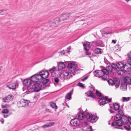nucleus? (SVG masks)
Returning <instances> with one entry per match:
<instances>
[{"label":"nucleus","instance_id":"obj_23","mask_svg":"<svg viewBox=\"0 0 131 131\" xmlns=\"http://www.w3.org/2000/svg\"><path fill=\"white\" fill-rule=\"evenodd\" d=\"M90 120L91 122L92 123H93L95 122L98 119L97 117L95 115H92L91 117Z\"/></svg>","mask_w":131,"mask_h":131},{"label":"nucleus","instance_id":"obj_27","mask_svg":"<svg viewBox=\"0 0 131 131\" xmlns=\"http://www.w3.org/2000/svg\"><path fill=\"white\" fill-rule=\"evenodd\" d=\"M80 123L83 126L85 127L88 124V121L86 120H81L80 121Z\"/></svg>","mask_w":131,"mask_h":131},{"label":"nucleus","instance_id":"obj_51","mask_svg":"<svg viewBox=\"0 0 131 131\" xmlns=\"http://www.w3.org/2000/svg\"><path fill=\"white\" fill-rule=\"evenodd\" d=\"M128 55L129 57L127 58V60H131V51L128 54Z\"/></svg>","mask_w":131,"mask_h":131},{"label":"nucleus","instance_id":"obj_9","mask_svg":"<svg viewBox=\"0 0 131 131\" xmlns=\"http://www.w3.org/2000/svg\"><path fill=\"white\" fill-rule=\"evenodd\" d=\"M128 63L124 64L123 67V70L124 72H128L131 70V60H128Z\"/></svg>","mask_w":131,"mask_h":131},{"label":"nucleus","instance_id":"obj_4","mask_svg":"<svg viewBox=\"0 0 131 131\" xmlns=\"http://www.w3.org/2000/svg\"><path fill=\"white\" fill-rule=\"evenodd\" d=\"M122 116L119 114H116L114 116V119L115 121L112 123V126H119Z\"/></svg>","mask_w":131,"mask_h":131},{"label":"nucleus","instance_id":"obj_20","mask_svg":"<svg viewBox=\"0 0 131 131\" xmlns=\"http://www.w3.org/2000/svg\"><path fill=\"white\" fill-rule=\"evenodd\" d=\"M6 86L10 89H14L16 87V84L11 82L8 83L6 84Z\"/></svg>","mask_w":131,"mask_h":131},{"label":"nucleus","instance_id":"obj_30","mask_svg":"<svg viewBox=\"0 0 131 131\" xmlns=\"http://www.w3.org/2000/svg\"><path fill=\"white\" fill-rule=\"evenodd\" d=\"M85 115L83 113H79L78 116V119L82 120L84 118Z\"/></svg>","mask_w":131,"mask_h":131},{"label":"nucleus","instance_id":"obj_60","mask_svg":"<svg viewBox=\"0 0 131 131\" xmlns=\"http://www.w3.org/2000/svg\"><path fill=\"white\" fill-rule=\"evenodd\" d=\"M2 107L3 108H4L6 107V105H2Z\"/></svg>","mask_w":131,"mask_h":131},{"label":"nucleus","instance_id":"obj_28","mask_svg":"<svg viewBox=\"0 0 131 131\" xmlns=\"http://www.w3.org/2000/svg\"><path fill=\"white\" fill-rule=\"evenodd\" d=\"M72 92L73 91V89H72L70 92L68 93L66 95V98L67 99L70 100L71 99V95L72 94Z\"/></svg>","mask_w":131,"mask_h":131},{"label":"nucleus","instance_id":"obj_49","mask_svg":"<svg viewBox=\"0 0 131 131\" xmlns=\"http://www.w3.org/2000/svg\"><path fill=\"white\" fill-rule=\"evenodd\" d=\"M84 84H83V83H80V82H79L78 84V86L83 88H84L85 87V86H84Z\"/></svg>","mask_w":131,"mask_h":131},{"label":"nucleus","instance_id":"obj_43","mask_svg":"<svg viewBox=\"0 0 131 131\" xmlns=\"http://www.w3.org/2000/svg\"><path fill=\"white\" fill-rule=\"evenodd\" d=\"M104 62L107 64V66H108L109 65L110 62L108 61L107 60V59L105 58H104Z\"/></svg>","mask_w":131,"mask_h":131},{"label":"nucleus","instance_id":"obj_21","mask_svg":"<svg viewBox=\"0 0 131 131\" xmlns=\"http://www.w3.org/2000/svg\"><path fill=\"white\" fill-rule=\"evenodd\" d=\"M100 105H101L105 104L107 103L106 102V100L104 97H102L99 101Z\"/></svg>","mask_w":131,"mask_h":131},{"label":"nucleus","instance_id":"obj_44","mask_svg":"<svg viewBox=\"0 0 131 131\" xmlns=\"http://www.w3.org/2000/svg\"><path fill=\"white\" fill-rule=\"evenodd\" d=\"M96 94L99 97H101L102 96V94L100 92L97 90H96Z\"/></svg>","mask_w":131,"mask_h":131},{"label":"nucleus","instance_id":"obj_64","mask_svg":"<svg viewBox=\"0 0 131 131\" xmlns=\"http://www.w3.org/2000/svg\"><path fill=\"white\" fill-rule=\"evenodd\" d=\"M79 131H85V130H84L83 129H80L79 130Z\"/></svg>","mask_w":131,"mask_h":131},{"label":"nucleus","instance_id":"obj_5","mask_svg":"<svg viewBox=\"0 0 131 131\" xmlns=\"http://www.w3.org/2000/svg\"><path fill=\"white\" fill-rule=\"evenodd\" d=\"M68 68L73 74L74 73H77V71L79 70L77 67V65L74 63H69L68 65Z\"/></svg>","mask_w":131,"mask_h":131},{"label":"nucleus","instance_id":"obj_26","mask_svg":"<svg viewBox=\"0 0 131 131\" xmlns=\"http://www.w3.org/2000/svg\"><path fill=\"white\" fill-rule=\"evenodd\" d=\"M58 68L60 69H62L65 67L66 65L63 63L60 62L58 64Z\"/></svg>","mask_w":131,"mask_h":131},{"label":"nucleus","instance_id":"obj_46","mask_svg":"<svg viewBox=\"0 0 131 131\" xmlns=\"http://www.w3.org/2000/svg\"><path fill=\"white\" fill-rule=\"evenodd\" d=\"M54 82L57 84H58V83L59 81V79L57 77H56L54 79Z\"/></svg>","mask_w":131,"mask_h":131},{"label":"nucleus","instance_id":"obj_11","mask_svg":"<svg viewBox=\"0 0 131 131\" xmlns=\"http://www.w3.org/2000/svg\"><path fill=\"white\" fill-rule=\"evenodd\" d=\"M127 77H129L128 76L125 77L124 79V81L122 82L121 83L120 88L123 91H125L127 89V84H130L127 82L128 81L126 80V78Z\"/></svg>","mask_w":131,"mask_h":131},{"label":"nucleus","instance_id":"obj_16","mask_svg":"<svg viewBox=\"0 0 131 131\" xmlns=\"http://www.w3.org/2000/svg\"><path fill=\"white\" fill-rule=\"evenodd\" d=\"M106 69L108 72V73L110 72H112L113 69H116L117 68L116 67V65L115 64L111 65L109 64V65L106 66Z\"/></svg>","mask_w":131,"mask_h":131},{"label":"nucleus","instance_id":"obj_53","mask_svg":"<svg viewBox=\"0 0 131 131\" xmlns=\"http://www.w3.org/2000/svg\"><path fill=\"white\" fill-rule=\"evenodd\" d=\"M94 90L95 88L94 86L92 87L90 89V91L92 92L94 91Z\"/></svg>","mask_w":131,"mask_h":131},{"label":"nucleus","instance_id":"obj_12","mask_svg":"<svg viewBox=\"0 0 131 131\" xmlns=\"http://www.w3.org/2000/svg\"><path fill=\"white\" fill-rule=\"evenodd\" d=\"M31 79L30 77V78L25 79L23 81V85L27 87V89L28 88H30V86L31 85L32 82Z\"/></svg>","mask_w":131,"mask_h":131},{"label":"nucleus","instance_id":"obj_6","mask_svg":"<svg viewBox=\"0 0 131 131\" xmlns=\"http://www.w3.org/2000/svg\"><path fill=\"white\" fill-rule=\"evenodd\" d=\"M108 72L106 69H102L94 72V76L98 77H101L105 74H108Z\"/></svg>","mask_w":131,"mask_h":131},{"label":"nucleus","instance_id":"obj_54","mask_svg":"<svg viewBox=\"0 0 131 131\" xmlns=\"http://www.w3.org/2000/svg\"><path fill=\"white\" fill-rule=\"evenodd\" d=\"M71 49V46L67 48V49L66 51H67V52H70V50Z\"/></svg>","mask_w":131,"mask_h":131},{"label":"nucleus","instance_id":"obj_31","mask_svg":"<svg viewBox=\"0 0 131 131\" xmlns=\"http://www.w3.org/2000/svg\"><path fill=\"white\" fill-rule=\"evenodd\" d=\"M130 124L128 123V124H124L125 125L124 126V129L127 130H129L130 129V127L129 125Z\"/></svg>","mask_w":131,"mask_h":131},{"label":"nucleus","instance_id":"obj_1","mask_svg":"<svg viewBox=\"0 0 131 131\" xmlns=\"http://www.w3.org/2000/svg\"><path fill=\"white\" fill-rule=\"evenodd\" d=\"M49 74L48 71L42 70L30 77L32 82L41 83L43 79L46 78L48 77Z\"/></svg>","mask_w":131,"mask_h":131},{"label":"nucleus","instance_id":"obj_8","mask_svg":"<svg viewBox=\"0 0 131 131\" xmlns=\"http://www.w3.org/2000/svg\"><path fill=\"white\" fill-rule=\"evenodd\" d=\"M129 121V117H127L125 115L122 116L121 122L119 126H121L123 125L128 124Z\"/></svg>","mask_w":131,"mask_h":131},{"label":"nucleus","instance_id":"obj_38","mask_svg":"<svg viewBox=\"0 0 131 131\" xmlns=\"http://www.w3.org/2000/svg\"><path fill=\"white\" fill-rule=\"evenodd\" d=\"M85 116L86 117L87 119H89L91 117L92 115V114H90L88 113L85 114Z\"/></svg>","mask_w":131,"mask_h":131},{"label":"nucleus","instance_id":"obj_52","mask_svg":"<svg viewBox=\"0 0 131 131\" xmlns=\"http://www.w3.org/2000/svg\"><path fill=\"white\" fill-rule=\"evenodd\" d=\"M119 45H117L115 47L116 49V51H118L120 50V48L119 49H117V48H119Z\"/></svg>","mask_w":131,"mask_h":131},{"label":"nucleus","instance_id":"obj_3","mask_svg":"<svg viewBox=\"0 0 131 131\" xmlns=\"http://www.w3.org/2000/svg\"><path fill=\"white\" fill-rule=\"evenodd\" d=\"M108 82L110 85L114 86L115 87V89H116L119 86L120 82L119 79L115 77L113 78V80L112 79L109 80L108 81Z\"/></svg>","mask_w":131,"mask_h":131},{"label":"nucleus","instance_id":"obj_7","mask_svg":"<svg viewBox=\"0 0 131 131\" xmlns=\"http://www.w3.org/2000/svg\"><path fill=\"white\" fill-rule=\"evenodd\" d=\"M30 103L29 101L23 99L18 102L17 105L19 107H20L28 106Z\"/></svg>","mask_w":131,"mask_h":131},{"label":"nucleus","instance_id":"obj_42","mask_svg":"<svg viewBox=\"0 0 131 131\" xmlns=\"http://www.w3.org/2000/svg\"><path fill=\"white\" fill-rule=\"evenodd\" d=\"M126 80L128 81V82L131 84V77H127L126 78Z\"/></svg>","mask_w":131,"mask_h":131},{"label":"nucleus","instance_id":"obj_50","mask_svg":"<svg viewBox=\"0 0 131 131\" xmlns=\"http://www.w3.org/2000/svg\"><path fill=\"white\" fill-rule=\"evenodd\" d=\"M86 130L87 131H93V130L92 129V126H89V127L87 128Z\"/></svg>","mask_w":131,"mask_h":131},{"label":"nucleus","instance_id":"obj_22","mask_svg":"<svg viewBox=\"0 0 131 131\" xmlns=\"http://www.w3.org/2000/svg\"><path fill=\"white\" fill-rule=\"evenodd\" d=\"M95 45L97 46H100L103 47L104 46V45L102 42L101 40H98L95 42Z\"/></svg>","mask_w":131,"mask_h":131},{"label":"nucleus","instance_id":"obj_32","mask_svg":"<svg viewBox=\"0 0 131 131\" xmlns=\"http://www.w3.org/2000/svg\"><path fill=\"white\" fill-rule=\"evenodd\" d=\"M50 104L51 106L53 108H54L56 109L58 107L56 106V104L53 103V102H51L50 103Z\"/></svg>","mask_w":131,"mask_h":131},{"label":"nucleus","instance_id":"obj_25","mask_svg":"<svg viewBox=\"0 0 131 131\" xmlns=\"http://www.w3.org/2000/svg\"><path fill=\"white\" fill-rule=\"evenodd\" d=\"M53 125L54 123L53 122H51L42 126V127L43 128H45L51 126Z\"/></svg>","mask_w":131,"mask_h":131},{"label":"nucleus","instance_id":"obj_29","mask_svg":"<svg viewBox=\"0 0 131 131\" xmlns=\"http://www.w3.org/2000/svg\"><path fill=\"white\" fill-rule=\"evenodd\" d=\"M86 93L88 96L91 97L93 98H95L96 97L95 95L92 92L90 91L87 92Z\"/></svg>","mask_w":131,"mask_h":131},{"label":"nucleus","instance_id":"obj_19","mask_svg":"<svg viewBox=\"0 0 131 131\" xmlns=\"http://www.w3.org/2000/svg\"><path fill=\"white\" fill-rule=\"evenodd\" d=\"M59 21L60 20H64L68 19L69 18V15H68V13L61 14L59 18Z\"/></svg>","mask_w":131,"mask_h":131},{"label":"nucleus","instance_id":"obj_15","mask_svg":"<svg viewBox=\"0 0 131 131\" xmlns=\"http://www.w3.org/2000/svg\"><path fill=\"white\" fill-rule=\"evenodd\" d=\"M70 123L72 126H76L80 124V121L77 118H74L71 120Z\"/></svg>","mask_w":131,"mask_h":131},{"label":"nucleus","instance_id":"obj_39","mask_svg":"<svg viewBox=\"0 0 131 131\" xmlns=\"http://www.w3.org/2000/svg\"><path fill=\"white\" fill-rule=\"evenodd\" d=\"M49 80L48 79H46L45 80H43L41 83L43 85L45 84L46 83H47L49 81Z\"/></svg>","mask_w":131,"mask_h":131},{"label":"nucleus","instance_id":"obj_59","mask_svg":"<svg viewBox=\"0 0 131 131\" xmlns=\"http://www.w3.org/2000/svg\"><path fill=\"white\" fill-rule=\"evenodd\" d=\"M112 43H114L115 44L116 43V41L113 40L112 41Z\"/></svg>","mask_w":131,"mask_h":131},{"label":"nucleus","instance_id":"obj_36","mask_svg":"<svg viewBox=\"0 0 131 131\" xmlns=\"http://www.w3.org/2000/svg\"><path fill=\"white\" fill-rule=\"evenodd\" d=\"M102 50L98 48H96L95 50V52L97 54H101L102 53Z\"/></svg>","mask_w":131,"mask_h":131},{"label":"nucleus","instance_id":"obj_14","mask_svg":"<svg viewBox=\"0 0 131 131\" xmlns=\"http://www.w3.org/2000/svg\"><path fill=\"white\" fill-rule=\"evenodd\" d=\"M84 49L86 51L85 53L86 55H90L91 53L88 52V50L90 47V43L88 42H84L83 44Z\"/></svg>","mask_w":131,"mask_h":131},{"label":"nucleus","instance_id":"obj_17","mask_svg":"<svg viewBox=\"0 0 131 131\" xmlns=\"http://www.w3.org/2000/svg\"><path fill=\"white\" fill-rule=\"evenodd\" d=\"M71 74V72L69 73L68 72L64 71L61 74L60 76L62 79H66L70 78Z\"/></svg>","mask_w":131,"mask_h":131},{"label":"nucleus","instance_id":"obj_47","mask_svg":"<svg viewBox=\"0 0 131 131\" xmlns=\"http://www.w3.org/2000/svg\"><path fill=\"white\" fill-rule=\"evenodd\" d=\"M68 15H69V17H72L74 16V13L73 12H70L69 13H68Z\"/></svg>","mask_w":131,"mask_h":131},{"label":"nucleus","instance_id":"obj_2","mask_svg":"<svg viewBox=\"0 0 131 131\" xmlns=\"http://www.w3.org/2000/svg\"><path fill=\"white\" fill-rule=\"evenodd\" d=\"M42 85L40 83H36L30 88L27 89V90L29 92H31L34 91L38 92L42 88Z\"/></svg>","mask_w":131,"mask_h":131},{"label":"nucleus","instance_id":"obj_33","mask_svg":"<svg viewBox=\"0 0 131 131\" xmlns=\"http://www.w3.org/2000/svg\"><path fill=\"white\" fill-rule=\"evenodd\" d=\"M131 99L130 97H122V101L123 102H127L130 100Z\"/></svg>","mask_w":131,"mask_h":131},{"label":"nucleus","instance_id":"obj_40","mask_svg":"<svg viewBox=\"0 0 131 131\" xmlns=\"http://www.w3.org/2000/svg\"><path fill=\"white\" fill-rule=\"evenodd\" d=\"M117 111L118 114H120L121 116H123V115L124 114L123 113L122 111L121 110H119V109L118 110H117Z\"/></svg>","mask_w":131,"mask_h":131},{"label":"nucleus","instance_id":"obj_55","mask_svg":"<svg viewBox=\"0 0 131 131\" xmlns=\"http://www.w3.org/2000/svg\"><path fill=\"white\" fill-rule=\"evenodd\" d=\"M3 101L4 102H8V100L7 99L6 97L3 99Z\"/></svg>","mask_w":131,"mask_h":131},{"label":"nucleus","instance_id":"obj_24","mask_svg":"<svg viewBox=\"0 0 131 131\" xmlns=\"http://www.w3.org/2000/svg\"><path fill=\"white\" fill-rule=\"evenodd\" d=\"M124 64L121 62H118L116 64L117 68L119 69H122L123 68L124 66Z\"/></svg>","mask_w":131,"mask_h":131},{"label":"nucleus","instance_id":"obj_13","mask_svg":"<svg viewBox=\"0 0 131 131\" xmlns=\"http://www.w3.org/2000/svg\"><path fill=\"white\" fill-rule=\"evenodd\" d=\"M111 33L110 28H106L104 29L102 32L103 36L105 37H107L110 36Z\"/></svg>","mask_w":131,"mask_h":131},{"label":"nucleus","instance_id":"obj_37","mask_svg":"<svg viewBox=\"0 0 131 131\" xmlns=\"http://www.w3.org/2000/svg\"><path fill=\"white\" fill-rule=\"evenodd\" d=\"M56 67H53L51 68L49 70V72L51 73H54L56 71Z\"/></svg>","mask_w":131,"mask_h":131},{"label":"nucleus","instance_id":"obj_62","mask_svg":"<svg viewBox=\"0 0 131 131\" xmlns=\"http://www.w3.org/2000/svg\"><path fill=\"white\" fill-rule=\"evenodd\" d=\"M46 111L47 112H49L50 111L47 108L46 109Z\"/></svg>","mask_w":131,"mask_h":131},{"label":"nucleus","instance_id":"obj_34","mask_svg":"<svg viewBox=\"0 0 131 131\" xmlns=\"http://www.w3.org/2000/svg\"><path fill=\"white\" fill-rule=\"evenodd\" d=\"M7 99L8 101H11L13 98V96L12 95H9L6 96Z\"/></svg>","mask_w":131,"mask_h":131},{"label":"nucleus","instance_id":"obj_57","mask_svg":"<svg viewBox=\"0 0 131 131\" xmlns=\"http://www.w3.org/2000/svg\"><path fill=\"white\" fill-rule=\"evenodd\" d=\"M88 78V76H86L83 79H82V80L83 81H85V80H86V79H87Z\"/></svg>","mask_w":131,"mask_h":131},{"label":"nucleus","instance_id":"obj_58","mask_svg":"<svg viewBox=\"0 0 131 131\" xmlns=\"http://www.w3.org/2000/svg\"><path fill=\"white\" fill-rule=\"evenodd\" d=\"M9 115H3V116L4 118H7L8 117Z\"/></svg>","mask_w":131,"mask_h":131},{"label":"nucleus","instance_id":"obj_61","mask_svg":"<svg viewBox=\"0 0 131 131\" xmlns=\"http://www.w3.org/2000/svg\"><path fill=\"white\" fill-rule=\"evenodd\" d=\"M129 123L131 124V117H129Z\"/></svg>","mask_w":131,"mask_h":131},{"label":"nucleus","instance_id":"obj_63","mask_svg":"<svg viewBox=\"0 0 131 131\" xmlns=\"http://www.w3.org/2000/svg\"><path fill=\"white\" fill-rule=\"evenodd\" d=\"M1 122H2V124L4 123V120L3 119H2L1 120Z\"/></svg>","mask_w":131,"mask_h":131},{"label":"nucleus","instance_id":"obj_10","mask_svg":"<svg viewBox=\"0 0 131 131\" xmlns=\"http://www.w3.org/2000/svg\"><path fill=\"white\" fill-rule=\"evenodd\" d=\"M113 105L114 108H113L112 107L110 106V108L108 109L109 111L112 113L115 112L116 111L118 110L120 106L117 103H113Z\"/></svg>","mask_w":131,"mask_h":131},{"label":"nucleus","instance_id":"obj_41","mask_svg":"<svg viewBox=\"0 0 131 131\" xmlns=\"http://www.w3.org/2000/svg\"><path fill=\"white\" fill-rule=\"evenodd\" d=\"M125 72H124L123 70H119L118 72V74L121 75H122Z\"/></svg>","mask_w":131,"mask_h":131},{"label":"nucleus","instance_id":"obj_45","mask_svg":"<svg viewBox=\"0 0 131 131\" xmlns=\"http://www.w3.org/2000/svg\"><path fill=\"white\" fill-rule=\"evenodd\" d=\"M104 97L105 100H106V102H107V101H108L109 102H111L112 100L111 99H109L108 97L107 96H105Z\"/></svg>","mask_w":131,"mask_h":131},{"label":"nucleus","instance_id":"obj_18","mask_svg":"<svg viewBox=\"0 0 131 131\" xmlns=\"http://www.w3.org/2000/svg\"><path fill=\"white\" fill-rule=\"evenodd\" d=\"M60 22L59 19L58 18H57L55 19V22H50L49 24L50 26L52 27H56Z\"/></svg>","mask_w":131,"mask_h":131},{"label":"nucleus","instance_id":"obj_35","mask_svg":"<svg viewBox=\"0 0 131 131\" xmlns=\"http://www.w3.org/2000/svg\"><path fill=\"white\" fill-rule=\"evenodd\" d=\"M108 74H105L102 76V80H103L107 81L108 80V76L107 75Z\"/></svg>","mask_w":131,"mask_h":131},{"label":"nucleus","instance_id":"obj_48","mask_svg":"<svg viewBox=\"0 0 131 131\" xmlns=\"http://www.w3.org/2000/svg\"><path fill=\"white\" fill-rule=\"evenodd\" d=\"M8 110L7 109H4L2 111V112L4 113L7 114L8 112Z\"/></svg>","mask_w":131,"mask_h":131},{"label":"nucleus","instance_id":"obj_56","mask_svg":"<svg viewBox=\"0 0 131 131\" xmlns=\"http://www.w3.org/2000/svg\"><path fill=\"white\" fill-rule=\"evenodd\" d=\"M59 52L60 53L61 55L64 54L65 53L64 51V50H62L61 51Z\"/></svg>","mask_w":131,"mask_h":131}]
</instances>
